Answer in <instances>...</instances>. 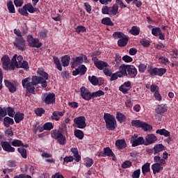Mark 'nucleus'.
Listing matches in <instances>:
<instances>
[{
  "label": "nucleus",
  "mask_w": 178,
  "mask_h": 178,
  "mask_svg": "<svg viewBox=\"0 0 178 178\" xmlns=\"http://www.w3.org/2000/svg\"><path fill=\"white\" fill-rule=\"evenodd\" d=\"M27 42L31 48H41L42 47V43L40 42V40L34 38L31 35H28Z\"/></svg>",
  "instance_id": "obj_6"
},
{
  "label": "nucleus",
  "mask_w": 178,
  "mask_h": 178,
  "mask_svg": "<svg viewBox=\"0 0 178 178\" xmlns=\"http://www.w3.org/2000/svg\"><path fill=\"white\" fill-rule=\"evenodd\" d=\"M15 123H20L24 119V114L23 113L17 112L14 116Z\"/></svg>",
  "instance_id": "obj_29"
},
{
  "label": "nucleus",
  "mask_w": 178,
  "mask_h": 178,
  "mask_svg": "<svg viewBox=\"0 0 178 178\" xmlns=\"http://www.w3.org/2000/svg\"><path fill=\"white\" fill-rule=\"evenodd\" d=\"M87 72V67L84 65H81L78 67L75 70L72 72L73 76H77V74H81V76L86 74Z\"/></svg>",
  "instance_id": "obj_16"
},
{
  "label": "nucleus",
  "mask_w": 178,
  "mask_h": 178,
  "mask_svg": "<svg viewBox=\"0 0 178 178\" xmlns=\"http://www.w3.org/2000/svg\"><path fill=\"white\" fill-rule=\"evenodd\" d=\"M115 147H117L118 149H123L124 148H126V147H127V145L126 144V140H124V139H119L116 140Z\"/></svg>",
  "instance_id": "obj_22"
},
{
  "label": "nucleus",
  "mask_w": 178,
  "mask_h": 178,
  "mask_svg": "<svg viewBox=\"0 0 178 178\" xmlns=\"http://www.w3.org/2000/svg\"><path fill=\"white\" fill-rule=\"evenodd\" d=\"M35 114L38 115V116H42V115L43 113H44L45 111L41 108H37L35 111Z\"/></svg>",
  "instance_id": "obj_64"
},
{
  "label": "nucleus",
  "mask_w": 178,
  "mask_h": 178,
  "mask_svg": "<svg viewBox=\"0 0 178 178\" xmlns=\"http://www.w3.org/2000/svg\"><path fill=\"white\" fill-rule=\"evenodd\" d=\"M24 1L23 0H14V3L17 8H20V6H23V3Z\"/></svg>",
  "instance_id": "obj_63"
},
{
  "label": "nucleus",
  "mask_w": 178,
  "mask_h": 178,
  "mask_svg": "<svg viewBox=\"0 0 178 178\" xmlns=\"http://www.w3.org/2000/svg\"><path fill=\"white\" fill-rule=\"evenodd\" d=\"M42 99L47 105H51L55 102V95L54 93H45L42 96Z\"/></svg>",
  "instance_id": "obj_11"
},
{
  "label": "nucleus",
  "mask_w": 178,
  "mask_h": 178,
  "mask_svg": "<svg viewBox=\"0 0 178 178\" xmlns=\"http://www.w3.org/2000/svg\"><path fill=\"white\" fill-rule=\"evenodd\" d=\"M154 162H157V163H159L161 165H165V161L163 160V159H161V156H156L154 157Z\"/></svg>",
  "instance_id": "obj_51"
},
{
  "label": "nucleus",
  "mask_w": 178,
  "mask_h": 178,
  "mask_svg": "<svg viewBox=\"0 0 178 178\" xmlns=\"http://www.w3.org/2000/svg\"><path fill=\"white\" fill-rule=\"evenodd\" d=\"M86 30H87V29H86L85 26H78L76 28V31L79 34H80V33H85V31H86Z\"/></svg>",
  "instance_id": "obj_57"
},
{
  "label": "nucleus",
  "mask_w": 178,
  "mask_h": 178,
  "mask_svg": "<svg viewBox=\"0 0 178 178\" xmlns=\"http://www.w3.org/2000/svg\"><path fill=\"white\" fill-rule=\"evenodd\" d=\"M104 152L105 156H115L113 152L109 147H106L104 149Z\"/></svg>",
  "instance_id": "obj_46"
},
{
  "label": "nucleus",
  "mask_w": 178,
  "mask_h": 178,
  "mask_svg": "<svg viewBox=\"0 0 178 178\" xmlns=\"http://www.w3.org/2000/svg\"><path fill=\"white\" fill-rule=\"evenodd\" d=\"M102 13L103 15H111L110 7H108V6H103L102 8Z\"/></svg>",
  "instance_id": "obj_54"
},
{
  "label": "nucleus",
  "mask_w": 178,
  "mask_h": 178,
  "mask_svg": "<svg viewBox=\"0 0 178 178\" xmlns=\"http://www.w3.org/2000/svg\"><path fill=\"white\" fill-rule=\"evenodd\" d=\"M155 112L157 115H163V113L168 112V106L165 104L158 105L155 108Z\"/></svg>",
  "instance_id": "obj_18"
},
{
  "label": "nucleus",
  "mask_w": 178,
  "mask_h": 178,
  "mask_svg": "<svg viewBox=\"0 0 178 178\" xmlns=\"http://www.w3.org/2000/svg\"><path fill=\"white\" fill-rule=\"evenodd\" d=\"M18 152H19L20 155L22 156V158H27V150L23 147H19L17 149Z\"/></svg>",
  "instance_id": "obj_47"
},
{
  "label": "nucleus",
  "mask_w": 178,
  "mask_h": 178,
  "mask_svg": "<svg viewBox=\"0 0 178 178\" xmlns=\"http://www.w3.org/2000/svg\"><path fill=\"white\" fill-rule=\"evenodd\" d=\"M143 122L136 120L131 121V125L134 127H142Z\"/></svg>",
  "instance_id": "obj_49"
},
{
  "label": "nucleus",
  "mask_w": 178,
  "mask_h": 178,
  "mask_svg": "<svg viewBox=\"0 0 178 178\" xmlns=\"http://www.w3.org/2000/svg\"><path fill=\"white\" fill-rule=\"evenodd\" d=\"M117 72L120 74L121 77H124V76H127V65H122L119 67V71Z\"/></svg>",
  "instance_id": "obj_25"
},
{
  "label": "nucleus",
  "mask_w": 178,
  "mask_h": 178,
  "mask_svg": "<svg viewBox=\"0 0 178 178\" xmlns=\"http://www.w3.org/2000/svg\"><path fill=\"white\" fill-rule=\"evenodd\" d=\"M102 24L106 26H113V22L111 20L109 17H105L102 19Z\"/></svg>",
  "instance_id": "obj_44"
},
{
  "label": "nucleus",
  "mask_w": 178,
  "mask_h": 178,
  "mask_svg": "<svg viewBox=\"0 0 178 178\" xmlns=\"http://www.w3.org/2000/svg\"><path fill=\"white\" fill-rule=\"evenodd\" d=\"M122 60L127 63H130V62H133V58L130 57V56H124L122 57Z\"/></svg>",
  "instance_id": "obj_61"
},
{
  "label": "nucleus",
  "mask_w": 178,
  "mask_h": 178,
  "mask_svg": "<svg viewBox=\"0 0 178 178\" xmlns=\"http://www.w3.org/2000/svg\"><path fill=\"white\" fill-rule=\"evenodd\" d=\"M161 32V28H153L152 29V34L157 37V35Z\"/></svg>",
  "instance_id": "obj_58"
},
{
  "label": "nucleus",
  "mask_w": 178,
  "mask_h": 178,
  "mask_svg": "<svg viewBox=\"0 0 178 178\" xmlns=\"http://www.w3.org/2000/svg\"><path fill=\"white\" fill-rule=\"evenodd\" d=\"M130 88H131V83L130 81H127L120 86L119 90L123 92V94H126V92H127Z\"/></svg>",
  "instance_id": "obj_20"
},
{
  "label": "nucleus",
  "mask_w": 178,
  "mask_h": 178,
  "mask_svg": "<svg viewBox=\"0 0 178 178\" xmlns=\"http://www.w3.org/2000/svg\"><path fill=\"white\" fill-rule=\"evenodd\" d=\"M129 33H131L132 35H138V34H140V28L138 26H134L129 31Z\"/></svg>",
  "instance_id": "obj_38"
},
{
  "label": "nucleus",
  "mask_w": 178,
  "mask_h": 178,
  "mask_svg": "<svg viewBox=\"0 0 178 178\" xmlns=\"http://www.w3.org/2000/svg\"><path fill=\"white\" fill-rule=\"evenodd\" d=\"M153 149L154 151V154L156 155V154H159V152H162V151H165V146L162 144H157L154 145L153 147Z\"/></svg>",
  "instance_id": "obj_27"
},
{
  "label": "nucleus",
  "mask_w": 178,
  "mask_h": 178,
  "mask_svg": "<svg viewBox=\"0 0 178 178\" xmlns=\"http://www.w3.org/2000/svg\"><path fill=\"white\" fill-rule=\"evenodd\" d=\"M15 123V121L9 118V117H6L3 119V124L6 127H9V124H13Z\"/></svg>",
  "instance_id": "obj_37"
},
{
  "label": "nucleus",
  "mask_w": 178,
  "mask_h": 178,
  "mask_svg": "<svg viewBox=\"0 0 178 178\" xmlns=\"http://www.w3.org/2000/svg\"><path fill=\"white\" fill-rule=\"evenodd\" d=\"M92 61L95 63V65L97 69H99V70H104L105 67H108V63L105 61H102L101 60H99L98 58L94 57L92 58Z\"/></svg>",
  "instance_id": "obj_13"
},
{
  "label": "nucleus",
  "mask_w": 178,
  "mask_h": 178,
  "mask_svg": "<svg viewBox=\"0 0 178 178\" xmlns=\"http://www.w3.org/2000/svg\"><path fill=\"white\" fill-rule=\"evenodd\" d=\"M24 8H25L26 9V10L29 12V13H34V12H35V8H34L33 5H31L30 3L24 5Z\"/></svg>",
  "instance_id": "obj_48"
},
{
  "label": "nucleus",
  "mask_w": 178,
  "mask_h": 178,
  "mask_svg": "<svg viewBox=\"0 0 178 178\" xmlns=\"http://www.w3.org/2000/svg\"><path fill=\"white\" fill-rule=\"evenodd\" d=\"M102 95H105V92L102 90H97L92 93V97L97 98V97H102Z\"/></svg>",
  "instance_id": "obj_52"
},
{
  "label": "nucleus",
  "mask_w": 178,
  "mask_h": 178,
  "mask_svg": "<svg viewBox=\"0 0 178 178\" xmlns=\"http://www.w3.org/2000/svg\"><path fill=\"white\" fill-rule=\"evenodd\" d=\"M138 70L140 73H144L147 70V65L145 64H140L138 65Z\"/></svg>",
  "instance_id": "obj_59"
},
{
  "label": "nucleus",
  "mask_w": 178,
  "mask_h": 178,
  "mask_svg": "<svg viewBox=\"0 0 178 178\" xmlns=\"http://www.w3.org/2000/svg\"><path fill=\"white\" fill-rule=\"evenodd\" d=\"M151 164L149 163H146L142 166V172L143 175H145V173H148L150 170Z\"/></svg>",
  "instance_id": "obj_45"
},
{
  "label": "nucleus",
  "mask_w": 178,
  "mask_h": 178,
  "mask_svg": "<svg viewBox=\"0 0 178 178\" xmlns=\"http://www.w3.org/2000/svg\"><path fill=\"white\" fill-rule=\"evenodd\" d=\"M1 62L4 70H13V60L10 61L8 56H3L1 58Z\"/></svg>",
  "instance_id": "obj_7"
},
{
  "label": "nucleus",
  "mask_w": 178,
  "mask_h": 178,
  "mask_svg": "<svg viewBox=\"0 0 178 178\" xmlns=\"http://www.w3.org/2000/svg\"><path fill=\"white\" fill-rule=\"evenodd\" d=\"M74 123L78 129H84L87 126V124H86V117L84 116L75 118Z\"/></svg>",
  "instance_id": "obj_10"
},
{
  "label": "nucleus",
  "mask_w": 178,
  "mask_h": 178,
  "mask_svg": "<svg viewBox=\"0 0 178 178\" xmlns=\"http://www.w3.org/2000/svg\"><path fill=\"white\" fill-rule=\"evenodd\" d=\"M37 72L41 76H33L32 78H25L22 81V87L26 89V92L35 94V90L37 84H41L43 88L48 86L47 83V80L49 79L48 73L45 72L42 68L38 69Z\"/></svg>",
  "instance_id": "obj_1"
},
{
  "label": "nucleus",
  "mask_w": 178,
  "mask_h": 178,
  "mask_svg": "<svg viewBox=\"0 0 178 178\" xmlns=\"http://www.w3.org/2000/svg\"><path fill=\"white\" fill-rule=\"evenodd\" d=\"M116 119L120 123H123L124 122H126V115L122 113H117Z\"/></svg>",
  "instance_id": "obj_35"
},
{
  "label": "nucleus",
  "mask_w": 178,
  "mask_h": 178,
  "mask_svg": "<svg viewBox=\"0 0 178 178\" xmlns=\"http://www.w3.org/2000/svg\"><path fill=\"white\" fill-rule=\"evenodd\" d=\"M7 8L9 13H16V10H15V6L12 1H7Z\"/></svg>",
  "instance_id": "obj_33"
},
{
  "label": "nucleus",
  "mask_w": 178,
  "mask_h": 178,
  "mask_svg": "<svg viewBox=\"0 0 178 178\" xmlns=\"http://www.w3.org/2000/svg\"><path fill=\"white\" fill-rule=\"evenodd\" d=\"M158 140V138L153 134H149L145 137V145H151L155 144Z\"/></svg>",
  "instance_id": "obj_12"
},
{
  "label": "nucleus",
  "mask_w": 178,
  "mask_h": 178,
  "mask_svg": "<svg viewBox=\"0 0 178 178\" xmlns=\"http://www.w3.org/2000/svg\"><path fill=\"white\" fill-rule=\"evenodd\" d=\"M145 145V139L143 137H139L132 142V147H137L138 145Z\"/></svg>",
  "instance_id": "obj_24"
},
{
  "label": "nucleus",
  "mask_w": 178,
  "mask_h": 178,
  "mask_svg": "<svg viewBox=\"0 0 178 178\" xmlns=\"http://www.w3.org/2000/svg\"><path fill=\"white\" fill-rule=\"evenodd\" d=\"M12 145H13V147H22L23 142L17 139H14L12 142Z\"/></svg>",
  "instance_id": "obj_50"
},
{
  "label": "nucleus",
  "mask_w": 178,
  "mask_h": 178,
  "mask_svg": "<svg viewBox=\"0 0 178 178\" xmlns=\"http://www.w3.org/2000/svg\"><path fill=\"white\" fill-rule=\"evenodd\" d=\"M115 38H120L118 41V44L119 47H126L127 45V42H129V37L124 35L122 32H115L113 34Z\"/></svg>",
  "instance_id": "obj_4"
},
{
  "label": "nucleus",
  "mask_w": 178,
  "mask_h": 178,
  "mask_svg": "<svg viewBox=\"0 0 178 178\" xmlns=\"http://www.w3.org/2000/svg\"><path fill=\"white\" fill-rule=\"evenodd\" d=\"M119 13V6L114 4L112 7H110V15L115 16Z\"/></svg>",
  "instance_id": "obj_32"
},
{
  "label": "nucleus",
  "mask_w": 178,
  "mask_h": 178,
  "mask_svg": "<svg viewBox=\"0 0 178 178\" xmlns=\"http://www.w3.org/2000/svg\"><path fill=\"white\" fill-rule=\"evenodd\" d=\"M127 76L133 79L137 76V69L134 66L127 65Z\"/></svg>",
  "instance_id": "obj_17"
},
{
  "label": "nucleus",
  "mask_w": 178,
  "mask_h": 178,
  "mask_svg": "<svg viewBox=\"0 0 178 178\" xmlns=\"http://www.w3.org/2000/svg\"><path fill=\"white\" fill-rule=\"evenodd\" d=\"M4 83H5L6 87H7V88H8L10 92H15L16 91V86H15V85H13V83H10L8 80H5Z\"/></svg>",
  "instance_id": "obj_28"
},
{
  "label": "nucleus",
  "mask_w": 178,
  "mask_h": 178,
  "mask_svg": "<svg viewBox=\"0 0 178 178\" xmlns=\"http://www.w3.org/2000/svg\"><path fill=\"white\" fill-rule=\"evenodd\" d=\"M131 166V163L130 161H126L122 164V168L123 169H127V168H130Z\"/></svg>",
  "instance_id": "obj_62"
},
{
  "label": "nucleus",
  "mask_w": 178,
  "mask_h": 178,
  "mask_svg": "<svg viewBox=\"0 0 178 178\" xmlns=\"http://www.w3.org/2000/svg\"><path fill=\"white\" fill-rule=\"evenodd\" d=\"M159 62L161 65H169V63H170V61H169V59L163 56L159 57Z\"/></svg>",
  "instance_id": "obj_41"
},
{
  "label": "nucleus",
  "mask_w": 178,
  "mask_h": 178,
  "mask_svg": "<svg viewBox=\"0 0 178 178\" xmlns=\"http://www.w3.org/2000/svg\"><path fill=\"white\" fill-rule=\"evenodd\" d=\"M141 129L145 131H151L152 130V127L145 122H143Z\"/></svg>",
  "instance_id": "obj_43"
},
{
  "label": "nucleus",
  "mask_w": 178,
  "mask_h": 178,
  "mask_svg": "<svg viewBox=\"0 0 178 178\" xmlns=\"http://www.w3.org/2000/svg\"><path fill=\"white\" fill-rule=\"evenodd\" d=\"M88 80L92 86H98L99 84L98 78L95 76H88Z\"/></svg>",
  "instance_id": "obj_39"
},
{
  "label": "nucleus",
  "mask_w": 178,
  "mask_h": 178,
  "mask_svg": "<svg viewBox=\"0 0 178 178\" xmlns=\"http://www.w3.org/2000/svg\"><path fill=\"white\" fill-rule=\"evenodd\" d=\"M6 115H8L10 118H13L15 116V110L11 107H8L7 108L0 107V120H2V118Z\"/></svg>",
  "instance_id": "obj_8"
},
{
  "label": "nucleus",
  "mask_w": 178,
  "mask_h": 178,
  "mask_svg": "<svg viewBox=\"0 0 178 178\" xmlns=\"http://www.w3.org/2000/svg\"><path fill=\"white\" fill-rule=\"evenodd\" d=\"M18 12L22 16H29V13L27 12V9L24 8V6L22 8H19Z\"/></svg>",
  "instance_id": "obj_56"
},
{
  "label": "nucleus",
  "mask_w": 178,
  "mask_h": 178,
  "mask_svg": "<svg viewBox=\"0 0 178 178\" xmlns=\"http://www.w3.org/2000/svg\"><path fill=\"white\" fill-rule=\"evenodd\" d=\"M61 62L64 67L69 66V63H70V56L65 55L63 56L61 58Z\"/></svg>",
  "instance_id": "obj_30"
},
{
  "label": "nucleus",
  "mask_w": 178,
  "mask_h": 178,
  "mask_svg": "<svg viewBox=\"0 0 178 178\" xmlns=\"http://www.w3.org/2000/svg\"><path fill=\"white\" fill-rule=\"evenodd\" d=\"M63 115H65V111H54L51 115V119L58 121Z\"/></svg>",
  "instance_id": "obj_26"
},
{
  "label": "nucleus",
  "mask_w": 178,
  "mask_h": 178,
  "mask_svg": "<svg viewBox=\"0 0 178 178\" xmlns=\"http://www.w3.org/2000/svg\"><path fill=\"white\" fill-rule=\"evenodd\" d=\"M44 130H47L49 131V130H52L54 129V125L52 124V122H47L43 126Z\"/></svg>",
  "instance_id": "obj_53"
},
{
  "label": "nucleus",
  "mask_w": 178,
  "mask_h": 178,
  "mask_svg": "<svg viewBox=\"0 0 178 178\" xmlns=\"http://www.w3.org/2000/svg\"><path fill=\"white\" fill-rule=\"evenodd\" d=\"M74 136L79 140H83V138H84V133L80 129H76L74 131Z\"/></svg>",
  "instance_id": "obj_40"
},
{
  "label": "nucleus",
  "mask_w": 178,
  "mask_h": 178,
  "mask_svg": "<svg viewBox=\"0 0 178 178\" xmlns=\"http://www.w3.org/2000/svg\"><path fill=\"white\" fill-rule=\"evenodd\" d=\"M94 163V160L90 157H86L83 159V164L86 168H91Z\"/></svg>",
  "instance_id": "obj_31"
},
{
  "label": "nucleus",
  "mask_w": 178,
  "mask_h": 178,
  "mask_svg": "<svg viewBox=\"0 0 178 178\" xmlns=\"http://www.w3.org/2000/svg\"><path fill=\"white\" fill-rule=\"evenodd\" d=\"M14 45L18 48L20 51H24V48L26 47V42L23 38H16L15 42H14Z\"/></svg>",
  "instance_id": "obj_15"
},
{
  "label": "nucleus",
  "mask_w": 178,
  "mask_h": 178,
  "mask_svg": "<svg viewBox=\"0 0 178 178\" xmlns=\"http://www.w3.org/2000/svg\"><path fill=\"white\" fill-rule=\"evenodd\" d=\"M13 70L15 67L19 69L22 67V69H26L27 70L29 69V63L26 60H23V56H18L15 54L13 57Z\"/></svg>",
  "instance_id": "obj_2"
},
{
  "label": "nucleus",
  "mask_w": 178,
  "mask_h": 178,
  "mask_svg": "<svg viewBox=\"0 0 178 178\" xmlns=\"http://www.w3.org/2000/svg\"><path fill=\"white\" fill-rule=\"evenodd\" d=\"M140 175H141V170L138 169L132 174V178H140Z\"/></svg>",
  "instance_id": "obj_60"
},
{
  "label": "nucleus",
  "mask_w": 178,
  "mask_h": 178,
  "mask_svg": "<svg viewBox=\"0 0 178 178\" xmlns=\"http://www.w3.org/2000/svg\"><path fill=\"white\" fill-rule=\"evenodd\" d=\"M81 95L86 101H90L92 98V93L90 92L86 87L81 88Z\"/></svg>",
  "instance_id": "obj_14"
},
{
  "label": "nucleus",
  "mask_w": 178,
  "mask_h": 178,
  "mask_svg": "<svg viewBox=\"0 0 178 178\" xmlns=\"http://www.w3.org/2000/svg\"><path fill=\"white\" fill-rule=\"evenodd\" d=\"M166 73V69L165 68H154L152 70L151 74H154L155 76H162Z\"/></svg>",
  "instance_id": "obj_19"
},
{
  "label": "nucleus",
  "mask_w": 178,
  "mask_h": 178,
  "mask_svg": "<svg viewBox=\"0 0 178 178\" xmlns=\"http://www.w3.org/2000/svg\"><path fill=\"white\" fill-rule=\"evenodd\" d=\"M104 120L106 123V127L108 130H115V129L118 127V123L116 122L115 116L110 113H105L104 115Z\"/></svg>",
  "instance_id": "obj_3"
},
{
  "label": "nucleus",
  "mask_w": 178,
  "mask_h": 178,
  "mask_svg": "<svg viewBox=\"0 0 178 178\" xmlns=\"http://www.w3.org/2000/svg\"><path fill=\"white\" fill-rule=\"evenodd\" d=\"M119 77H122L118 72H116L115 73H113V74H111V81H115V80H118V79H119Z\"/></svg>",
  "instance_id": "obj_55"
},
{
  "label": "nucleus",
  "mask_w": 178,
  "mask_h": 178,
  "mask_svg": "<svg viewBox=\"0 0 178 178\" xmlns=\"http://www.w3.org/2000/svg\"><path fill=\"white\" fill-rule=\"evenodd\" d=\"M83 62H86V63H87L88 59L86 56L82 55L81 56L74 57L72 58V67H77V66H79V65H81Z\"/></svg>",
  "instance_id": "obj_9"
},
{
  "label": "nucleus",
  "mask_w": 178,
  "mask_h": 178,
  "mask_svg": "<svg viewBox=\"0 0 178 178\" xmlns=\"http://www.w3.org/2000/svg\"><path fill=\"white\" fill-rule=\"evenodd\" d=\"M1 147L6 152H15V147H13L8 142H2Z\"/></svg>",
  "instance_id": "obj_21"
},
{
  "label": "nucleus",
  "mask_w": 178,
  "mask_h": 178,
  "mask_svg": "<svg viewBox=\"0 0 178 178\" xmlns=\"http://www.w3.org/2000/svg\"><path fill=\"white\" fill-rule=\"evenodd\" d=\"M51 137L57 140L60 145H65L66 144V137L58 130H54L51 134Z\"/></svg>",
  "instance_id": "obj_5"
},
{
  "label": "nucleus",
  "mask_w": 178,
  "mask_h": 178,
  "mask_svg": "<svg viewBox=\"0 0 178 178\" xmlns=\"http://www.w3.org/2000/svg\"><path fill=\"white\" fill-rule=\"evenodd\" d=\"M53 59L57 69L60 70V72H62V64H60V60H59V58L54 57Z\"/></svg>",
  "instance_id": "obj_42"
},
{
  "label": "nucleus",
  "mask_w": 178,
  "mask_h": 178,
  "mask_svg": "<svg viewBox=\"0 0 178 178\" xmlns=\"http://www.w3.org/2000/svg\"><path fill=\"white\" fill-rule=\"evenodd\" d=\"M156 133V134H160V136H164V137H169L170 136V132L165 129H157Z\"/></svg>",
  "instance_id": "obj_34"
},
{
  "label": "nucleus",
  "mask_w": 178,
  "mask_h": 178,
  "mask_svg": "<svg viewBox=\"0 0 178 178\" xmlns=\"http://www.w3.org/2000/svg\"><path fill=\"white\" fill-rule=\"evenodd\" d=\"M152 169L153 170V173L156 175V173H159V172L163 170V167H162V164L156 163L152 165Z\"/></svg>",
  "instance_id": "obj_23"
},
{
  "label": "nucleus",
  "mask_w": 178,
  "mask_h": 178,
  "mask_svg": "<svg viewBox=\"0 0 178 178\" xmlns=\"http://www.w3.org/2000/svg\"><path fill=\"white\" fill-rule=\"evenodd\" d=\"M71 152H72V154H74L76 162H80V159H81V157L79 154V151H77V149L71 148Z\"/></svg>",
  "instance_id": "obj_36"
}]
</instances>
